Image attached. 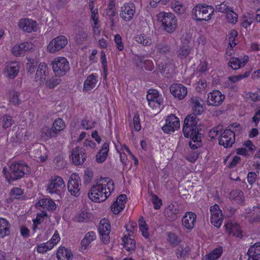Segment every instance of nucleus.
I'll return each instance as SVG.
<instances>
[{
	"instance_id": "nucleus-1",
	"label": "nucleus",
	"mask_w": 260,
	"mask_h": 260,
	"mask_svg": "<svg viewBox=\"0 0 260 260\" xmlns=\"http://www.w3.org/2000/svg\"><path fill=\"white\" fill-rule=\"evenodd\" d=\"M114 190V183L109 177L101 178L95 185L92 186L88 193L90 199L93 202L105 201Z\"/></svg>"
},
{
	"instance_id": "nucleus-2",
	"label": "nucleus",
	"mask_w": 260,
	"mask_h": 260,
	"mask_svg": "<svg viewBox=\"0 0 260 260\" xmlns=\"http://www.w3.org/2000/svg\"><path fill=\"white\" fill-rule=\"evenodd\" d=\"M157 21L161 23L163 30L169 34L173 33L177 27V19L171 13L160 12L156 15Z\"/></svg>"
},
{
	"instance_id": "nucleus-3",
	"label": "nucleus",
	"mask_w": 260,
	"mask_h": 260,
	"mask_svg": "<svg viewBox=\"0 0 260 260\" xmlns=\"http://www.w3.org/2000/svg\"><path fill=\"white\" fill-rule=\"evenodd\" d=\"M214 11L213 7L211 6L199 4L192 10L193 18L197 21H208Z\"/></svg>"
},
{
	"instance_id": "nucleus-4",
	"label": "nucleus",
	"mask_w": 260,
	"mask_h": 260,
	"mask_svg": "<svg viewBox=\"0 0 260 260\" xmlns=\"http://www.w3.org/2000/svg\"><path fill=\"white\" fill-rule=\"evenodd\" d=\"M10 177L13 180H17L22 178L24 174H29V167L23 161L12 162L10 166Z\"/></svg>"
},
{
	"instance_id": "nucleus-5",
	"label": "nucleus",
	"mask_w": 260,
	"mask_h": 260,
	"mask_svg": "<svg viewBox=\"0 0 260 260\" xmlns=\"http://www.w3.org/2000/svg\"><path fill=\"white\" fill-rule=\"evenodd\" d=\"M52 69L56 75H64L70 70V64L67 59L63 57L55 58L51 62Z\"/></svg>"
},
{
	"instance_id": "nucleus-6",
	"label": "nucleus",
	"mask_w": 260,
	"mask_h": 260,
	"mask_svg": "<svg viewBox=\"0 0 260 260\" xmlns=\"http://www.w3.org/2000/svg\"><path fill=\"white\" fill-rule=\"evenodd\" d=\"M199 119L195 114L188 115L184 119L183 131L184 136H191L197 132Z\"/></svg>"
},
{
	"instance_id": "nucleus-7",
	"label": "nucleus",
	"mask_w": 260,
	"mask_h": 260,
	"mask_svg": "<svg viewBox=\"0 0 260 260\" xmlns=\"http://www.w3.org/2000/svg\"><path fill=\"white\" fill-rule=\"evenodd\" d=\"M68 43L66 37L60 36L53 39L47 46L48 51L52 53H55L63 48Z\"/></svg>"
},
{
	"instance_id": "nucleus-8",
	"label": "nucleus",
	"mask_w": 260,
	"mask_h": 260,
	"mask_svg": "<svg viewBox=\"0 0 260 260\" xmlns=\"http://www.w3.org/2000/svg\"><path fill=\"white\" fill-rule=\"evenodd\" d=\"M180 127L179 118L174 114L168 116L166 120V124L162 127V130L166 133H171Z\"/></svg>"
},
{
	"instance_id": "nucleus-9",
	"label": "nucleus",
	"mask_w": 260,
	"mask_h": 260,
	"mask_svg": "<svg viewBox=\"0 0 260 260\" xmlns=\"http://www.w3.org/2000/svg\"><path fill=\"white\" fill-rule=\"evenodd\" d=\"M64 186V182L60 177L52 176L50 180L47 191L50 193H58L61 191Z\"/></svg>"
},
{
	"instance_id": "nucleus-10",
	"label": "nucleus",
	"mask_w": 260,
	"mask_h": 260,
	"mask_svg": "<svg viewBox=\"0 0 260 260\" xmlns=\"http://www.w3.org/2000/svg\"><path fill=\"white\" fill-rule=\"evenodd\" d=\"M210 213V220L211 223L215 227L217 228H219L222 224L223 216L219 206L217 204H215L211 207Z\"/></svg>"
},
{
	"instance_id": "nucleus-11",
	"label": "nucleus",
	"mask_w": 260,
	"mask_h": 260,
	"mask_svg": "<svg viewBox=\"0 0 260 260\" xmlns=\"http://www.w3.org/2000/svg\"><path fill=\"white\" fill-rule=\"evenodd\" d=\"M135 12L136 8L134 4L128 3L121 7L119 15L123 20L128 21L133 18Z\"/></svg>"
},
{
	"instance_id": "nucleus-12",
	"label": "nucleus",
	"mask_w": 260,
	"mask_h": 260,
	"mask_svg": "<svg viewBox=\"0 0 260 260\" xmlns=\"http://www.w3.org/2000/svg\"><path fill=\"white\" fill-rule=\"evenodd\" d=\"M49 73V70L47 64L45 62H41L37 69L35 82L38 83V84L41 85L47 80Z\"/></svg>"
},
{
	"instance_id": "nucleus-13",
	"label": "nucleus",
	"mask_w": 260,
	"mask_h": 260,
	"mask_svg": "<svg viewBox=\"0 0 260 260\" xmlns=\"http://www.w3.org/2000/svg\"><path fill=\"white\" fill-rule=\"evenodd\" d=\"M80 177L76 174H72L68 185V190L72 195L78 197L80 194Z\"/></svg>"
},
{
	"instance_id": "nucleus-14",
	"label": "nucleus",
	"mask_w": 260,
	"mask_h": 260,
	"mask_svg": "<svg viewBox=\"0 0 260 260\" xmlns=\"http://www.w3.org/2000/svg\"><path fill=\"white\" fill-rule=\"evenodd\" d=\"M99 232L102 237V240L104 244H108L110 242L109 234L111 231V226L107 219H103L101 220L99 226Z\"/></svg>"
},
{
	"instance_id": "nucleus-15",
	"label": "nucleus",
	"mask_w": 260,
	"mask_h": 260,
	"mask_svg": "<svg viewBox=\"0 0 260 260\" xmlns=\"http://www.w3.org/2000/svg\"><path fill=\"white\" fill-rule=\"evenodd\" d=\"M235 142V134L230 129L225 130L221 135L219 144L225 148L231 147Z\"/></svg>"
},
{
	"instance_id": "nucleus-16",
	"label": "nucleus",
	"mask_w": 260,
	"mask_h": 260,
	"mask_svg": "<svg viewBox=\"0 0 260 260\" xmlns=\"http://www.w3.org/2000/svg\"><path fill=\"white\" fill-rule=\"evenodd\" d=\"M19 66L18 63L16 61L7 62L3 70V74L7 78L14 79L19 72Z\"/></svg>"
},
{
	"instance_id": "nucleus-17",
	"label": "nucleus",
	"mask_w": 260,
	"mask_h": 260,
	"mask_svg": "<svg viewBox=\"0 0 260 260\" xmlns=\"http://www.w3.org/2000/svg\"><path fill=\"white\" fill-rule=\"evenodd\" d=\"M224 95L219 90H215L208 94L207 103L209 106H218L222 104Z\"/></svg>"
},
{
	"instance_id": "nucleus-18",
	"label": "nucleus",
	"mask_w": 260,
	"mask_h": 260,
	"mask_svg": "<svg viewBox=\"0 0 260 260\" xmlns=\"http://www.w3.org/2000/svg\"><path fill=\"white\" fill-rule=\"evenodd\" d=\"M18 25L19 28L27 32L36 31L37 29L38 24L37 22L28 18L20 19Z\"/></svg>"
},
{
	"instance_id": "nucleus-19",
	"label": "nucleus",
	"mask_w": 260,
	"mask_h": 260,
	"mask_svg": "<svg viewBox=\"0 0 260 260\" xmlns=\"http://www.w3.org/2000/svg\"><path fill=\"white\" fill-rule=\"evenodd\" d=\"M86 157L85 150L83 148L78 146L72 150V158L74 164L82 165L85 161Z\"/></svg>"
},
{
	"instance_id": "nucleus-20",
	"label": "nucleus",
	"mask_w": 260,
	"mask_h": 260,
	"mask_svg": "<svg viewBox=\"0 0 260 260\" xmlns=\"http://www.w3.org/2000/svg\"><path fill=\"white\" fill-rule=\"evenodd\" d=\"M170 92L173 96L179 100L183 99L187 94V88L181 84H173L170 87Z\"/></svg>"
},
{
	"instance_id": "nucleus-21",
	"label": "nucleus",
	"mask_w": 260,
	"mask_h": 260,
	"mask_svg": "<svg viewBox=\"0 0 260 260\" xmlns=\"http://www.w3.org/2000/svg\"><path fill=\"white\" fill-rule=\"evenodd\" d=\"M196 218L195 213L191 212H186L182 218V225L188 230H191L194 227Z\"/></svg>"
},
{
	"instance_id": "nucleus-22",
	"label": "nucleus",
	"mask_w": 260,
	"mask_h": 260,
	"mask_svg": "<svg viewBox=\"0 0 260 260\" xmlns=\"http://www.w3.org/2000/svg\"><path fill=\"white\" fill-rule=\"evenodd\" d=\"M127 197L125 194H121L111 206V211L115 214H119L124 208Z\"/></svg>"
},
{
	"instance_id": "nucleus-23",
	"label": "nucleus",
	"mask_w": 260,
	"mask_h": 260,
	"mask_svg": "<svg viewBox=\"0 0 260 260\" xmlns=\"http://www.w3.org/2000/svg\"><path fill=\"white\" fill-rule=\"evenodd\" d=\"M181 210L178 206L176 204L169 205L165 211V215L170 221H174L178 218Z\"/></svg>"
},
{
	"instance_id": "nucleus-24",
	"label": "nucleus",
	"mask_w": 260,
	"mask_h": 260,
	"mask_svg": "<svg viewBox=\"0 0 260 260\" xmlns=\"http://www.w3.org/2000/svg\"><path fill=\"white\" fill-rule=\"evenodd\" d=\"M32 48V44L29 42L21 43L15 45L12 49L13 54L15 56H20L26 51L30 50Z\"/></svg>"
},
{
	"instance_id": "nucleus-25",
	"label": "nucleus",
	"mask_w": 260,
	"mask_h": 260,
	"mask_svg": "<svg viewBox=\"0 0 260 260\" xmlns=\"http://www.w3.org/2000/svg\"><path fill=\"white\" fill-rule=\"evenodd\" d=\"M227 233L231 236L241 238L243 236L240 225L236 223H228L225 225Z\"/></svg>"
},
{
	"instance_id": "nucleus-26",
	"label": "nucleus",
	"mask_w": 260,
	"mask_h": 260,
	"mask_svg": "<svg viewBox=\"0 0 260 260\" xmlns=\"http://www.w3.org/2000/svg\"><path fill=\"white\" fill-rule=\"evenodd\" d=\"M248 59L249 58L247 56H244L242 58L233 57L231 58L228 64L233 70H237L244 67L248 61Z\"/></svg>"
},
{
	"instance_id": "nucleus-27",
	"label": "nucleus",
	"mask_w": 260,
	"mask_h": 260,
	"mask_svg": "<svg viewBox=\"0 0 260 260\" xmlns=\"http://www.w3.org/2000/svg\"><path fill=\"white\" fill-rule=\"evenodd\" d=\"M130 237L126 234H124L122 238L124 248L128 252L129 254H132L136 249V242Z\"/></svg>"
},
{
	"instance_id": "nucleus-28",
	"label": "nucleus",
	"mask_w": 260,
	"mask_h": 260,
	"mask_svg": "<svg viewBox=\"0 0 260 260\" xmlns=\"http://www.w3.org/2000/svg\"><path fill=\"white\" fill-rule=\"evenodd\" d=\"M37 207H41L49 211H54L56 209V205L51 199L44 198L39 200L36 204Z\"/></svg>"
},
{
	"instance_id": "nucleus-29",
	"label": "nucleus",
	"mask_w": 260,
	"mask_h": 260,
	"mask_svg": "<svg viewBox=\"0 0 260 260\" xmlns=\"http://www.w3.org/2000/svg\"><path fill=\"white\" fill-rule=\"evenodd\" d=\"M247 253L252 260H260V242H257L251 246Z\"/></svg>"
},
{
	"instance_id": "nucleus-30",
	"label": "nucleus",
	"mask_w": 260,
	"mask_h": 260,
	"mask_svg": "<svg viewBox=\"0 0 260 260\" xmlns=\"http://www.w3.org/2000/svg\"><path fill=\"white\" fill-rule=\"evenodd\" d=\"M11 224L6 219L0 218V238H4L10 234Z\"/></svg>"
},
{
	"instance_id": "nucleus-31",
	"label": "nucleus",
	"mask_w": 260,
	"mask_h": 260,
	"mask_svg": "<svg viewBox=\"0 0 260 260\" xmlns=\"http://www.w3.org/2000/svg\"><path fill=\"white\" fill-rule=\"evenodd\" d=\"M98 82V76L95 74H90L87 77L84 83L83 90L85 91L90 90L96 85Z\"/></svg>"
},
{
	"instance_id": "nucleus-32",
	"label": "nucleus",
	"mask_w": 260,
	"mask_h": 260,
	"mask_svg": "<svg viewBox=\"0 0 260 260\" xmlns=\"http://www.w3.org/2000/svg\"><path fill=\"white\" fill-rule=\"evenodd\" d=\"M109 146L108 143L103 144L101 149L96 155V161L98 163H102L105 160L109 152Z\"/></svg>"
},
{
	"instance_id": "nucleus-33",
	"label": "nucleus",
	"mask_w": 260,
	"mask_h": 260,
	"mask_svg": "<svg viewBox=\"0 0 260 260\" xmlns=\"http://www.w3.org/2000/svg\"><path fill=\"white\" fill-rule=\"evenodd\" d=\"M56 255L58 260H72L73 259L71 251L64 247H60Z\"/></svg>"
},
{
	"instance_id": "nucleus-34",
	"label": "nucleus",
	"mask_w": 260,
	"mask_h": 260,
	"mask_svg": "<svg viewBox=\"0 0 260 260\" xmlns=\"http://www.w3.org/2000/svg\"><path fill=\"white\" fill-rule=\"evenodd\" d=\"M57 135L52 127L44 126L41 131V136L45 140H48L52 138L57 137Z\"/></svg>"
},
{
	"instance_id": "nucleus-35",
	"label": "nucleus",
	"mask_w": 260,
	"mask_h": 260,
	"mask_svg": "<svg viewBox=\"0 0 260 260\" xmlns=\"http://www.w3.org/2000/svg\"><path fill=\"white\" fill-rule=\"evenodd\" d=\"M191 102L192 104V108L193 110V114L197 115H201L204 109L201 104V102H203V101L197 97H193L191 99Z\"/></svg>"
},
{
	"instance_id": "nucleus-36",
	"label": "nucleus",
	"mask_w": 260,
	"mask_h": 260,
	"mask_svg": "<svg viewBox=\"0 0 260 260\" xmlns=\"http://www.w3.org/2000/svg\"><path fill=\"white\" fill-rule=\"evenodd\" d=\"M96 239V234L94 232H89L85 235L81 242L82 247L84 249L87 248V246Z\"/></svg>"
},
{
	"instance_id": "nucleus-37",
	"label": "nucleus",
	"mask_w": 260,
	"mask_h": 260,
	"mask_svg": "<svg viewBox=\"0 0 260 260\" xmlns=\"http://www.w3.org/2000/svg\"><path fill=\"white\" fill-rule=\"evenodd\" d=\"M230 198L231 200L236 202L238 204H242L244 201V194L239 189L234 190L230 192Z\"/></svg>"
},
{
	"instance_id": "nucleus-38",
	"label": "nucleus",
	"mask_w": 260,
	"mask_h": 260,
	"mask_svg": "<svg viewBox=\"0 0 260 260\" xmlns=\"http://www.w3.org/2000/svg\"><path fill=\"white\" fill-rule=\"evenodd\" d=\"M170 47L165 43L160 42L157 43L154 49V52L158 54H166L169 52Z\"/></svg>"
},
{
	"instance_id": "nucleus-39",
	"label": "nucleus",
	"mask_w": 260,
	"mask_h": 260,
	"mask_svg": "<svg viewBox=\"0 0 260 260\" xmlns=\"http://www.w3.org/2000/svg\"><path fill=\"white\" fill-rule=\"evenodd\" d=\"M190 251V249L189 246L186 245H182L178 248L176 255L178 257L185 258L188 256Z\"/></svg>"
},
{
	"instance_id": "nucleus-40",
	"label": "nucleus",
	"mask_w": 260,
	"mask_h": 260,
	"mask_svg": "<svg viewBox=\"0 0 260 260\" xmlns=\"http://www.w3.org/2000/svg\"><path fill=\"white\" fill-rule=\"evenodd\" d=\"M52 127L58 135L61 131L65 128V122L62 119L57 118L54 121Z\"/></svg>"
},
{
	"instance_id": "nucleus-41",
	"label": "nucleus",
	"mask_w": 260,
	"mask_h": 260,
	"mask_svg": "<svg viewBox=\"0 0 260 260\" xmlns=\"http://www.w3.org/2000/svg\"><path fill=\"white\" fill-rule=\"evenodd\" d=\"M160 95H161L157 90L154 89H149L147 95V100L148 101L149 106H155L153 104L154 99H155L156 97L159 96Z\"/></svg>"
},
{
	"instance_id": "nucleus-42",
	"label": "nucleus",
	"mask_w": 260,
	"mask_h": 260,
	"mask_svg": "<svg viewBox=\"0 0 260 260\" xmlns=\"http://www.w3.org/2000/svg\"><path fill=\"white\" fill-rule=\"evenodd\" d=\"M191 48L187 45H184L180 48L178 51V56L180 59H184L189 54Z\"/></svg>"
},
{
	"instance_id": "nucleus-43",
	"label": "nucleus",
	"mask_w": 260,
	"mask_h": 260,
	"mask_svg": "<svg viewBox=\"0 0 260 260\" xmlns=\"http://www.w3.org/2000/svg\"><path fill=\"white\" fill-rule=\"evenodd\" d=\"M222 252V250L221 248L215 249L206 255V259L207 260H215L220 256Z\"/></svg>"
},
{
	"instance_id": "nucleus-44",
	"label": "nucleus",
	"mask_w": 260,
	"mask_h": 260,
	"mask_svg": "<svg viewBox=\"0 0 260 260\" xmlns=\"http://www.w3.org/2000/svg\"><path fill=\"white\" fill-rule=\"evenodd\" d=\"M137 59L140 63H143L146 70L152 71L154 69V64L151 60L145 59V57L143 56H138Z\"/></svg>"
},
{
	"instance_id": "nucleus-45",
	"label": "nucleus",
	"mask_w": 260,
	"mask_h": 260,
	"mask_svg": "<svg viewBox=\"0 0 260 260\" xmlns=\"http://www.w3.org/2000/svg\"><path fill=\"white\" fill-rule=\"evenodd\" d=\"M136 41L143 46H148L151 44V40L149 37L144 34L138 35L136 37Z\"/></svg>"
},
{
	"instance_id": "nucleus-46",
	"label": "nucleus",
	"mask_w": 260,
	"mask_h": 260,
	"mask_svg": "<svg viewBox=\"0 0 260 260\" xmlns=\"http://www.w3.org/2000/svg\"><path fill=\"white\" fill-rule=\"evenodd\" d=\"M10 102L15 106L19 105L21 103L19 93L16 91H11L9 93Z\"/></svg>"
},
{
	"instance_id": "nucleus-47",
	"label": "nucleus",
	"mask_w": 260,
	"mask_h": 260,
	"mask_svg": "<svg viewBox=\"0 0 260 260\" xmlns=\"http://www.w3.org/2000/svg\"><path fill=\"white\" fill-rule=\"evenodd\" d=\"M226 18L228 21L232 24H235L238 21V15L232 8L227 11Z\"/></svg>"
},
{
	"instance_id": "nucleus-48",
	"label": "nucleus",
	"mask_w": 260,
	"mask_h": 260,
	"mask_svg": "<svg viewBox=\"0 0 260 260\" xmlns=\"http://www.w3.org/2000/svg\"><path fill=\"white\" fill-rule=\"evenodd\" d=\"M46 216L47 213L46 212H42L40 213L37 214L36 218L33 220L32 230L34 231H35L37 229L38 225L41 224L43 218Z\"/></svg>"
},
{
	"instance_id": "nucleus-49",
	"label": "nucleus",
	"mask_w": 260,
	"mask_h": 260,
	"mask_svg": "<svg viewBox=\"0 0 260 260\" xmlns=\"http://www.w3.org/2000/svg\"><path fill=\"white\" fill-rule=\"evenodd\" d=\"M171 7L173 10L178 14H183L185 10L184 6L179 2H172L171 3Z\"/></svg>"
},
{
	"instance_id": "nucleus-50",
	"label": "nucleus",
	"mask_w": 260,
	"mask_h": 260,
	"mask_svg": "<svg viewBox=\"0 0 260 260\" xmlns=\"http://www.w3.org/2000/svg\"><path fill=\"white\" fill-rule=\"evenodd\" d=\"M246 98L252 102H255L260 100V90H257L255 92H248L245 94Z\"/></svg>"
},
{
	"instance_id": "nucleus-51",
	"label": "nucleus",
	"mask_w": 260,
	"mask_h": 260,
	"mask_svg": "<svg viewBox=\"0 0 260 260\" xmlns=\"http://www.w3.org/2000/svg\"><path fill=\"white\" fill-rule=\"evenodd\" d=\"M61 79L58 77L52 78L49 80H46V85L47 87L52 89L61 82Z\"/></svg>"
},
{
	"instance_id": "nucleus-52",
	"label": "nucleus",
	"mask_w": 260,
	"mask_h": 260,
	"mask_svg": "<svg viewBox=\"0 0 260 260\" xmlns=\"http://www.w3.org/2000/svg\"><path fill=\"white\" fill-rule=\"evenodd\" d=\"M168 240L173 246L177 245L180 242L179 238L176 235V234L173 233H168Z\"/></svg>"
},
{
	"instance_id": "nucleus-53",
	"label": "nucleus",
	"mask_w": 260,
	"mask_h": 260,
	"mask_svg": "<svg viewBox=\"0 0 260 260\" xmlns=\"http://www.w3.org/2000/svg\"><path fill=\"white\" fill-rule=\"evenodd\" d=\"M53 248V244L49 242L41 244L37 247V251L39 253H44L51 249Z\"/></svg>"
},
{
	"instance_id": "nucleus-54",
	"label": "nucleus",
	"mask_w": 260,
	"mask_h": 260,
	"mask_svg": "<svg viewBox=\"0 0 260 260\" xmlns=\"http://www.w3.org/2000/svg\"><path fill=\"white\" fill-rule=\"evenodd\" d=\"M13 123V120L11 116L8 115H5L2 118V127L4 128H7L10 127Z\"/></svg>"
},
{
	"instance_id": "nucleus-55",
	"label": "nucleus",
	"mask_w": 260,
	"mask_h": 260,
	"mask_svg": "<svg viewBox=\"0 0 260 260\" xmlns=\"http://www.w3.org/2000/svg\"><path fill=\"white\" fill-rule=\"evenodd\" d=\"M163 98L161 95L157 96L154 99L153 104L155 106H150L153 109H155L156 112H159L161 110V106L162 105Z\"/></svg>"
},
{
	"instance_id": "nucleus-56",
	"label": "nucleus",
	"mask_w": 260,
	"mask_h": 260,
	"mask_svg": "<svg viewBox=\"0 0 260 260\" xmlns=\"http://www.w3.org/2000/svg\"><path fill=\"white\" fill-rule=\"evenodd\" d=\"M114 41L117 48L119 51H122L124 49V45L122 41V38L119 34H116L114 37Z\"/></svg>"
},
{
	"instance_id": "nucleus-57",
	"label": "nucleus",
	"mask_w": 260,
	"mask_h": 260,
	"mask_svg": "<svg viewBox=\"0 0 260 260\" xmlns=\"http://www.w3.org/2000/svg\"><path fill=\"white\" fill-rule=\"evenodd\" d=\"M151 201L154 205V208L159 209L162 205L161 200L156 196L153 194L152 196Z\"/></svg>"
},
{
	"instance_id": "nucleus-58",
	"label": "nucleus",
	"mask_w": 260,
	"mask_h": 260,
	"mask_svg": "<svg viewBox=\"0 0 260 260\" xmlns=\"http://www.w3.org/2000/svg\"><path fill=\"white\" fill-rule=\"evenodd\" d=\"M133 125L136 131L139 132L141 130V126L140 124L139 115L138 114H136L134 117Z\"/></svg>"
},
{
	"instance_id": "nucleus-59",
	"label": "nucleus",
	"mask_w": 260,
	"mask_h": 260,
	"mask_svg": "<svg viewBox=\"0 0 260 260\" xmlns=\"http://www.w3.org/2000/svg\"><path fill=\"white\" fill-rule=\"evenodd\" d=\"M222 130V126L218 125L216 127H214L209 132V136L211 139H214Z\"/></svg>"
},
{
	"instance_id": "nucleus-60",
	"label": "nucleus",
	"mask_w": 260,
	"mask_h": 260,
	"mask_svg": "<svg viewBox=\"0 0 260 260\" xmlns=\"http://www.w3.org/2000/svg\"><path fill=\"white\" fill-rule=\"evenodd\" d=\"M175 67L174 63L172 61H169L168 63H166L163 66L162 70H164V72H166V73H172L174 71Z\"/></svg>"
},
{
	"instance_id": "nucleus-61",
	"label": "nucleus",
	"mask_w": 260,
	"mask_h": 260,
	"mask_svg": "<svg viewBox=\"0 0 260 260\" xmlns=\"http://www.w3.org/2000/svg\"><path fill=\"white\" fill-rule=\"evenodd\" d=\"M229 9L231 8H229V7L226 5V4H225L224 2L221 3L219 5H217L216 6V10L220 13H227V11Z\"/></svg>"
},
{
	"instance_id": "nucleus-62",
	"label": "nucleus",
	"mask_w": 260,
	"mask_h": 260,
	"mask_svg": "<svg viewBox=\"0 0 260 260\" xmlns=\"http://www.w3.org/2000/svg\"><path fill=\"white\" fill-rule=\"evenodd\" d=\"M207 86L206 81L205 80H200L197 84L196 90L201 92L205 90V88Z\"/></svg>"
},
{
	"instance_id": "nucleus-63",
	"label": "nucleus",
	"mask_w": 260,
	"mask_h": 260,
	"mask_svg": "<svg viewBox=\"0 0 260 260\" xmlns=\"http://www.w3.org/2000/svg\"><path fill=\"white\" fill-rule=\"evenodd\" d=\"M23 193V190L18 187L14 188L10 191L11 197L14 198H17L18 197L22 195Z\"/></svg>"
},
{
	"instance_id": "nucleus-64",
	"label": "nucleus",
	"mask_w": 260,
	"mask_h": 260,
	"mask_svg": "<svg viewBox=\"0 0 260 260\" xmlns=\"http://www.w3.org/2000/svg\"><path fill=\"white\" fill-rule=\"evenodd\" d=\"M90 215L86 212H82L80 213L77 217L78 221L79 222H84L86 221L89 218Z\"/></svg>"
}]
</instances>
